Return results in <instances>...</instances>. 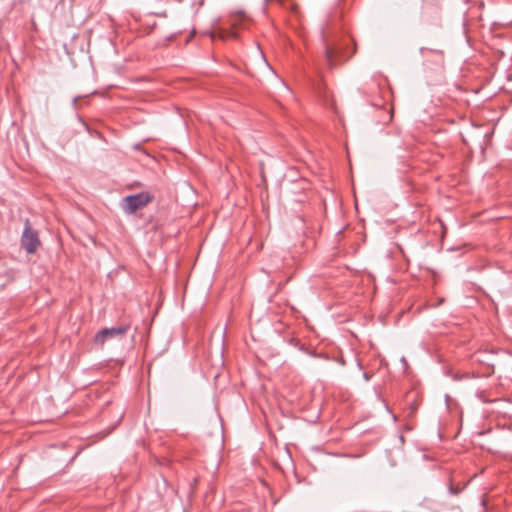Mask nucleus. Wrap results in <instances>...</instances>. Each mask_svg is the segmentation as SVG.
<instances>
[{
    "label": "nucleus",
    "instance_id": "1",
    "mask_svg": "<svg viewBox=\"0 0 512 512\" xmlns=\"http://www.w3.org/2000/svg\"><path fill=\"white\" fill-rule=\"evenodd\" d=\"M248 20L247 16L243 12H238L236 14H232L229 19L230 28H218L211 32V39L214 40L216 38L221 40H231L237 39L238 34L235 31L240 27H246V21Z\"/></svg>",
    "mask_w": 512,
    "mask_h": 512
},
{
    "label": "nucleus",
    "instance_id": "2",
    "mask_svg": "<svg viewBox=\"0 0 512 512\" xmlns=\"http://www.w3.org/2000/svg\"><path fill=\"white\" fill-rule=\"evenodd\" d=\"M153 197L148 192H140L128 195L122 199L121 207L126 214H133L152 201Z\"/></svg>",
    "mask_w": 512,
    "mask_h": 512
},
{
    "label": "nucleus",
    "instance_id": "3",
    "mask_svg": "<svg viewBox=\"0 0 512 512\" xmlns=\"http://www.w3.org/2000/svg\"><path fill=\"white\" fill-rule=\"evenodd\" d=\"M130 329V325L123 324L117 327L103 328L94 337V343L103 346L110 339H121Z\"/></svg>",
    "mask_w": 512,
    "mask_h": 512
},
{
    "label": "nucleus",
    "instance_id": "4",
    "mask_svg": "<svg viewBox=\"0 0 512 512\" xmlns=\"http://www.w3.org/2000/svg\"><path fill=\"white\" fill-rule=\"evenodd\" d=\"M40 244L38 232L32 229L29 220H26L21 236V246L28 254H32L36 252Z\"/></svg>",
    "mask_w": 512,
    "mask_h": 512
},
{
    "label": "nucleus",
    "instance_id": "5",
    "mask_svg": "<svg viewBox=\"0 0 512 512\" xmlns=\"http://www.w3.org/2000/svg\"><path fill=\"white\" fill-rule=\"evenodd\" d=\"M330 24L327 22L321 29V37L324 43V57L327 65L332 68L334 66V56L337 53L336 48L329 44Z\"/></svg>",
    "mask_w": 512,
    "mask_h": 512
},
{
    "label": "nucleus",
    "instance_id": "6",
    "mask_svg": "<svg viewBox=\"0 0 512 512\" xmlns=\"http://www.w3.org/2000/svg\"><path fill=\"white\" fill-rule=\"evenodd\" d=\"M428 52H432V53L438 54L439 56H442V52L440 50H433V49L426 48V47L420 48V53L422 56H426Z\"/></svg>",
    "mask_w": 512,
    "mask_h": 512
},
{
    "label": "nucleus",
    "instance_id": "7",
    "mask_svg": "<svg viewBox=\"0 0 512 512\" xmlns=\"http://www.w3.org/2000/svg\"><path fill=\"white\" fill-rule=\"evenodd\" d=\"M461 491H462V488H460V487H455L452 484L449 486V492L453 495H458L459 493H461Z\"/></svg>",
    "mask_w": 512,
    "mask_h": 512
},
{
    "label": "nucleus",
    "instance_id": "8",
    "mask_svg": "<svg viewBox=\"0 0 512 512\" xmlns=\"http://www.w3.org/2000/svg\"><path fill=\"white\" fill-rule=\"evenodd\" d=\"M364 378H365L366 380H369V377H368V375H367L366 373L364 374Z\"/></svg>",
    "mask_w": 512,
    "mask_h": 512
}]
</instances>
